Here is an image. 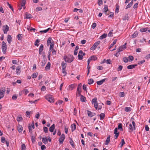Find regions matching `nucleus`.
<instances>
[{"label":"nucleus","mask_w":150,"mask_h":150,"mask_svg":"<svg viewBox=\"0 0 150 150\" xmlns=\"http://www.w3.org/2000/svg\"><path fill=\"white\" fill-rule=\"evenodd\" d=\"M50 29V28H49L46 30H43L40 31V32L42 33H45L47 32Z\"/></svg>","instance_id":"38"},{"label":"nucleus","mask_w":150,"mask_h":150,"mask_svg":"<svg viewBox=\"0 0 150 150\" xmlns=\"http://www.w3.org/2000/svg\"><path fill=\"white\" fill-rule=\"evenodd\" d=\"M100 41H98L95 42L93 45L96 48L97 46L100 43Z\"/></svg>","instance_id":"30"},{"label":"nucleus","mask_w":150,"mask_h":150,"mask_svg":"<svg viewBox=\"0 0 150 150\" xmlns=\"http://www.w3.org/2000/svg\"><path fill=\"white\" fill-rule=\"evenodd\" d=\"M54 43L53 41V42L52 43H51V44L50 45V51H51V50H53V49H54L53 47L54 46Z\"/></svg>","instance_id":"31"},{"label":"nucleus","mask_w":150,"mask_h":150,"mask_svg":"<svg viewBox=\"0 0 150 150\" xmlns=\"http://www.w3.org/2000/svg\"><path fill=\"white\" fill-rule=\"evenodd\" d=\"M81 91L77 90L76 92V96H81V95H81Z\"/></svg>","instance_id":"32"},{"label":"nucleus","mask_w":150,"mask_h":150,"mask_svg":"<svg viewBox=\"0 0 150 150\" xmlns=\"http://www.w3.org/2000/svg\"><path fill=\"white\" fill-rule=\"evenodd\" d=\"M17 98V96L16 95H14L12 96V99L13 100H16Z\"/></svg>","instance_id":"62"},{"label":"nucleus","mask_w":150,"mask_h":150,"mask_svg":"<svg viewBox=\"0 0 150 150\" xmlns=\"http://www.w3.org/2000/svg\"><path fill=\"white\" fill-rule=\"evenodd\" d=\"M97 59V58L96 56L93 55L91 56V57L88 59V61L89 60V62H90V61L92 60L95 61Z\"/></svg>","instance_id":"12"},{"label":"nucleus","mask_w":150,"mask_h":150,"mask_svg":"<svg viewBox=\"0 0 150 150\" xmlns=\"http://www.w3.org/2000/svg\"><path fill=\"white\" fill-rule=\"evenodd\" d=\"M77 113V110L76 108H75L74 109V115H76Z\"/></svg>","instance_id":"60"},{"label":"nucleus","mask_w":150,"mask_h":150,"mask_svg":"<svg viewBox=\"0 0 150 150\" xmlns=\"http://www.w3.org/2000/svg\"><path fill=\"white\" fill-rule=\"evenodd\" d=\"M43 45L42 44L41 45L39 48V51H42L43 49Z\"/></svg>","instance_id":"46"},{"label":"nucleus","mask_w":150,"mask_h":150,"mask_svg":"<svg viewBox=\"0 0 150 150\" xmlns=\"http://www.w3.org/2000/svg\"><path fill=\"white\" fill-rule=\"evenodd\" d=\"M5 91V89L4 88L0 89V100L4 97Z\"/></svg>","instance_id":"7"},{"label":"nucleus","mask_w":150,"mask_h":150,"mask_svg":"<svg viewBox=\"0 0 150 150\" xmlns=\"http://www.w3.org/2000/svg\"><path fill=\"white\" fill-rule=\"evenodd\" d=\"M43 130L44 132L45 133H47L48 132V128L45 127H43Z\"/></svg>","instance_id":"57"},{"label":"nucleus","mask_w":150,"mask_h":150,"mask_svg":"<svg viewBox=\"0 0 150 150\" xmlns=\"http://www.w3.org/2000/svg\"><path fill=\"white\" fill-rule=\"evenodd\" d=\"M81 86L82 84L81 83L79 84L78 85L77 90L81 91Z\"/></svg>","instance_id":"33"},{"label":"nucleus","mask_w":150,"mask_h":150,"mask_svg":"<svg viewBox=\"0 0 150 150\" xmlns=\"http://www.w3.org/2000/svg\"><path fill=\"white\" fill-rule=\"evenodd\" d=\"M100 117V119L101 120H102L103 119H104L105 117V115L104 113H101L100 115H99Z\"/></svg>","instance_id":"27"},{"label":"nucleus","mask_w":150,"mask_h":150,"mask_svg":"<svg viewBox=\"0 0 150 150\" xmlns=\"http://www.w3.org/2000/svg\"><path fill=\"white\" fill-rule=\"evenodd\" d=\"M42 142L44 144H47L48 142V140L46 137L43 138H42Z\"/></svg>","instance_id":"29"},{"label":"nucleus","mask_w":150,"mask_h":150,"mask_svg":"<svg viewBox=\"0 0 150 150\" xmlns=\"http://www.w3.org/2000/svg\"><path fill=\"white\" fill-rule=\"evenodd\" d=\"M116 42H117V40L116 39L115 40H114V41H113L112 43V44H110V45L109 47V49H110V48H111V47H112L114 45H115L116 43Z\"/></svg>","instance_id":"24"},{"label":"nucleus","mask_w":150,"mask_h":150,"mask_svg":"<svg viewBox=\"0 0 150 150\" xmlns=\"http://www.w3.org/2000/svg\"><path fill=\"white\" fill-rule=\"evenodd\" d=\"M45 99L50 103H53L54 99L53 96L50 95H47L45 96Z\"/></svg>","instance_id":"3"},{"label":"nucleus","mask_w":150,"mask_h":150,"mask_svg":"<svg viewBox=\"0 0 150 150\" xmlns=\"http://www.w3.org/2000/svg\"><path fill=\"white\" fill-rule=\"evenodd\" d=\"M123 61L125 63H127L128 61V59L127 57H125L123 58Z\"/></svg>","instance_id":"43"},{"label":"nucleus","mask_w":150,"mask_h":150,"mask_svg":"<svg viewBox=\"0 0 150 150\" xmlns=\"http://www.w3.org/2000/svg\"><path fill=\"white\" fill-rule=\"evenodd\" d=\"M26 147L24 144H23L21 146V150H25Z\"/></svg>","instance_id":"55"},{"label":"nucleus","mask_w":150,"mask_h":150,"mask_svg":"<svg viewBox=\"0 0 150 150\" xmlns=\"http://www.w3.org/2000/svg\"><path fill=\"white\" fill-rule=\"evenodd\" d=\"M3 27L4 28L3 29L4 33V34H6L7 31L9 30V28L8 26L7 25H5L3 26Z\"/></svg>","instance_id":"9"},{"label":"nucleus","mask_w":150,"mask_h":150,"mask_svg":"<svg viewBox=\"0 0 150 150\" xmlns=\"http://www.w3.org/2000/svg\"><path fill=\"white\" fill-rule=\"evenodd\" d=\"M132 125L131 123H130L129 125V126L128 127L129 129V132H132L135 129V122H133Z\"/></svg>","instance_id":"2"},{"label":"nucleus","mask_w":150,"mask_h":150,"mask_svg":"<svg viewBox=\"0 0 150 150\" xmlns=\"http://www.w3.org/2000/svg\"><path fill=\"white\" fill-rule=\"evenodd\" d=\"M6 141L4 137H2L1 138V142L2 143H4L6 142Z\"/></svg>","instance_id":"52"},{"label":"nucleus","mask_w":150,"mask_h":150,"mask_svg":"<svg viewBox=\"0 0 150 150\" xmlns=\"http://www.w3.org/2000/svg\"><path fill=\"white\" fill-rule=\"evenodd\" d=\"M12 38L11 37V36L10 35H8L7 36V40L8 43L10 44L12 41Z\"/></svg>","instance_id":"16"},{"label":"nucleus","mask_w":150,"mask_h":150,"mask_svg":"<svg viewBox=\"0 0 150 150\" xmlns=\"http://www.w3.org/2000/svg\"><path fill=\"white\" fill-rule=\"evenodd\" d=\"M94 81L93 79H89L88 80V84L90 85L92 84L93 83Z\"/></svg>","instance_id":"39"},{"label":"nucleus","mask_w":150,"mask_h":150,"mask_svg":"<svg viewBox=\"0 0 150 150\" xmlns=\"http://www.w3.org/2000/svg\"><path fill=\"white\" fill-rule=\"evenodd\" d=\"M18 132H21L23 130V127L21 126H19L18 127Z\"/></svg>","instance_id":"44"},{"label":"nucleus","mask_w":150,"mask_h":150,"mask_svg":"<svg viewBox=\"0 0 150 150\" xmlns=\"http://www.w3.org/2000/svg\"><path fill=\"white\" fill-rule=\"evenodd\" d=\"M65 139V136L64 134H62L59 140V144H62Z\"/></svg>","instance_id":"6"},{"label":"nucleus","mask_w":150,"mask_h":150,"mask_svg":"<svg viewBox=\"0 0 150 150\" xmlns=\"http://www.w3.org/2000/svg\"><path fill=\"white\" fill-rule=\"evenodd\" d=\"M17 38L18 40H20L22 38V35L19 34L17 35Z\"/></svg>","instance_id":"34"},{"label":"nucleus","mask_w":150,"mask_h":150,"mask_svg":"<svg viewBox=\"0 0 150 150\" xmlns=\"http://www.w3.org/2000/svg\"><path fill=\"white\" fill-rule=\"evenodd\" d=\"M87 112L88 116L91 117H92L96 115L95 113H93L88 110H87Z\"/></svg>","instance_id":"11"},{"label":"nucleus","mask_w":150,"mask_h":150,"mask_svg":"<svg viewBox=\"0 0 150 150\" xmlns=\"http://www.w3.org/2000/svg\"><path fill=\"white\" fill-rule=\"evenodd\" d=\"M96 26V23H94L92 24L91 25V28L94 29Z\"/></svg>","instance_id":"53"},{"label":"nucleus","mask_w":150,"mask_h":150,"mask_svg":"<svg viewBox=\"0 0 150 150\" xmlns=\"http://www.w3.org/2000/svg\"><path fill=\"white\" fill-rule=\"evenodd\" d=\"M110 141V137L109 136L107 138V139L105 141V145H107L109 143Z\"/></svg>","instance_id":"25"},{"label":"nucleus","mask_w":150,"mask_h":150,"mask_svg":"<svg viewBox=\"0 0 150 150\" xmlns=\"http://www.w3.org/2000/svg\"><path fill=\"white\" fill-rule=\"evenodd\" d=\"M112 31L113 30H111L109 33L108 34V36L109 37H112L113 36L112 35Z\"/></svg>","instance_id":"49"},{"label":"nucleus","mask_w":150,"mask_h":150,"mask_svg":"<svg viewBox=\"0 0 150 150\" xmlns=\"http://www.w3.org/2000/svg\"><path fill=\"white\" fill-rule=\"evenodd\" d=\"M71 131L73 132L76 129V126L75 124H73L71 125Z\"/></svg>","instance_id":"23"},{"label":"nucleus","mask_w":150,"mask_h":150,"mask_svg":"<svg viewBox=\"0 0 150 150\" xmlns=\"http://www.w3.org/2000/svg\"><path fill=\"white\" fill-rule=\"evenodd\" d=\"M50 67V62H49L47 65L45 67V69H49Z\"/></svg>","instance_id":"41"},{"label":"nucleus","mask_w":150,"mask_h":150,"mask_svg":"<svg viewBox=\"0 0 150 150\" xmlns=\"http://www.w3.org/2000/svg\"><path fill=\"white\" fill-rule=\"evenodd\" d=\"M103 11L106 13L107 11H108V8L107 6H105L103 9Z\"/></svg>","instance_id":"48"},{"label":"nucleus","mask_w":150,"mask_h":150,"mask_svg":"<svg viewBox=\"0 0 150 150\" xmlns=\"http://www.w3.org/2000/svg\"><path fill=\"white\" fill-rule=\"evenodd\" d=\"M26 18L27 19L30 18L31 17V15L30 14L26 13Z\"/></svg>","instance_id":"42"},{"label":"nucleus","mask_w":150,"mask_h":150,"mask_svg":"<svg viewBox=\"0 0 150 150\" xmlns=\"http://www.w3.org/2000/svg\"><path fill=\"white\" fill-rule=\"evenodd\" d=\"M69 143L72 146L73 148H74L75 147V145L74 144V142H73V141L72 140V139L71 138H69Z\"/></svg>","instance_id":"20"},{"label":"nucleus","mask_w":150,"mask_h":150,"mask_svg":"<svg viewBox=\"0 0 150 150\" xmlns=\"http://www.w3.org/2000/svg\"><path fill=\"white\" fill-rule=\"evenodd\" d=\"M21 67L20 66H18L16 68V73L18 75L20 74L21 72Z\"/></svg>","instance_id":"13"},{"label":"nucleus","mask_w":150,"mask_h":150,"mask_svg":"<svg viewBox=\"0 0 150 150\" xmlns=\"http://www.w3.org/2000/svg\"><path fill=\"white\" fill-rule=\"evenodd\" d=\"M80 100L82 102H85L86 100V98L82 95H81Z\"/></svg>","instance_id":"26"},{"label":"nucleus","mask_w":150,"mask_h":150,"mask_svg":"<svg viewBox=\"0 0 150 150\" xmlns=\"http://www.w3.org/2000/svg\"><path fill=\"white\" fill-rule=\"evenodd\" d=\"M122 66L120 65L118 68L117 71H120L122 70Z\"/></svg>","instance_id":"64"},{"label":"nucleus","mask_w":150,"mask_h":150,"mask_svg":"<svg viewBox=\"0 0 150 150\" xmlns=\"http://www.w3.org/2000/svg\"><path fill=\"white\" fill-rule=\"evenodd\" d=\"M138 3L135 4L133 6V8L134 9H136L138 7Z\"/></svg>","instance_id":"63"},{"label":"nucleus","mask_w":150,"mask_h":150,"mask_svg":"<svg viewBox=\"0 0 150 150\" xmlns=\"http://www.w3.org/2000/svg\"><path fill=\"white\" fill-rule=\"evenodd\" d=\"M55 129V125L53 124L49 128V130L51 132H53L54 131V130Z\"/></svg>","instance_id":"22"},{"label":"nucleus","mask_w":150,"mask_h":150,"mask_svg":"<svg viewBox=\"0 0 150 150\" xmlns=\"http://www.w3.org/2000/svg\"><path fill=\"white\" fill-rule=\"evenodd\" d=\"M118 129H119L120 131H122L123 130L122 127V125L121 123H119L118 125Z\"/></svg>","instance_id":"36"},{"label":"nucleus","mask_w":150,"mask_h":150,"mask_svg":"<svg viewBox=\"0 0 150 150\" xmlns=\"http://www.w3.org/2000/svg\"><path fill=\"white\" fill-rule=\"evenodd\" d=\"M76 86V85L75 84L70 85L69 86V89L72 91Z\"/></svg>","instance_id":"15"},{"label":"nucleus","mask_w":150,"mask_h":150,"mask_svg":"<svg viewBox=\"0 0 150 150\" xmlns=\"http://www.w3.org/2000/svg\"><path fill=\"white\" fill-rule=\"evenodd\" d=\"M106 79H104L101 80L97 81V84L99 85H101L104 81H105Z\"/></svg>","instance_id":"21"},{"label":"nucleus","mask_w":150,"mask_h":150,"mask_svg":"<svg viewBox=\"0 0 150 150\" xmlns=\"http://www.w3.org/2000/svg\"><path fill=\"white\" fill-rule=\"evenodd\" d=\"M34 123L31 125V126H28L29 130L30 133H31L32 129H34Z\"/></svg>","instance_id":"14"},{"label":"nucleus","mask_w":150,"mask_h":150,"mask_svg":"<svg viewBox=\"0 0 150 150\" xmlns=\"http://www.w3.org/2000/svg\"><path fill=\"white\" fill-rule=\"evenodd\" d=\"M147 30V28H141L140 30V31L141 32H146Z\"/></svg>","instance_id":"47"},{"label":"nucleus","mask_w":150,"mask_h":150,"mask_svg":"<svg viewBox=\"0 0 150 150\" xmlns=\"http://www.w3.org/2000/svg\"><path fill=\"white\" fill-rule=\"evenodd\" d=\"M121 146L122 147L124 144L125 143V141L124 139H122L121 140Z\"/></svg>","instance_id":"59"},{"label":"nucleus","mask_w":150,"mask_h":150,"mask_svg":"<svg viewBox=\"0 0 150 150\" xmlns=\"http://www.w3.org/2000/svg\"><path fill=\"white\" fill-rule=\"evenodd\" d=\"M85 55V53L83 52L82 50H80L78 55V59L80 60L82 59L83 58V56Z\"/></svg>","instance_id":"5"},{"label":"nucleus","mask_w":150,"mask_h":150,"mask_svg":"<svg viewBox=\"0 0 150 150\" xmlns=\"http://www.w3.org/2000/svg\"><path fill=\"white\" fill-rule=\"evenodd\" d=\"M52 39L51 38H48L47 40V45L48 46H49L51 43L52 42Z\"/></svg>","instance_id":"17"},{"label":"nucleus","mask_w":150,"mask_h":150,"mask_svg":"<svg viewBox=\"0 0 150 150\" xmlns=\"http://www.w3.org/2000/svg\"><path fill=\"white\" fill-rule=\"evenodd\" d=\"M125 110L127 112L130 111L131 110V108L130 107H126L125 108Z\"/></svg>","instance_id":"40"},{"label":"nucleus","mask_w":150,"mask_h":150,"mask_svg":"<svg viewBox=\"0 0 150 150\" xmlns=\"http://www.w3.org/2000/svg\"><path fill=\"white\" fill-rule=\"evenodd\" d=\"M23 118L21 116H18L17 118V121L18 122L22 121Z\"/></svg>","instance_id":"45"},{"label":"nucleus","mask_w":150,"mask_h":150,"mask_svg":"<svg viewBox=\"0 0 150 150\" xmlns=\"http://www.w3.org/2000/svg\"><path fill=\"white\" fill-rule=\"evenodd\" d=\"M106 36L107 34H104L100 37V38L101 39H103L106 38Z\"/></svg>","instance_id":"37"},{"label":"nucleus","mask_w":150,"mask_h":150,"mask_svg":"<svg viewBox=\"0 0 150 150\" xmlns=\"http://www.w3.org/2000/svg\"><path fill=\"white\" fill-rule=\"evenodd\" d=\"M114 134H115V138L116 139L119 135V132H117V128H116L115 129L114 131Z\"/></svg>","instance_id":"10"},{"label":"nucleus","mask_w":150,"mask_h":150,"mask_svg":"<svg viewBox=\"0 0 150 150\" xmlns=\"http://www.w3.org/2000/svg\"><path fill=\"white\" fill-rule=\"evenodd\" d=\"M26 3V0H23L21 2V4L20 5H21V7H23V9H25V7H24Z\"/></svg>","instance_id":"18"},{"label":"nucleus","mask_w":150,"mask_h":150,"mask_svg":"<svg viewBox=\"0 0 150 150\" xmlns=\"http://www.w3.org/2000/svg\"><path fill=\"white\" fill-rule=\"evenodd\" d=\"M120 97H123L125 96V93L124 92H121L120 93Z\"/></svg>","instance_id":"58"},{"label":"nucleus","mask_w":150,"mask_h":150,"mask_svg":"<svg viewBox=\"0 0 150 150\" xmlns=\"http://www.w3.org/2000/svg\"><path fill=\"white\" fill-rule=\"evenodd\" d=\"M137 65L136 64H132L131 65H128L127 67V68L128 69H132L135 68Z\"/></svg>","instance_id":"19"},{"label":"nucleus","mask_w":150,"mask_h":150,"mask_svg":"<svg viewBox=\"0 0 150 150\" xmlns=\"http://www.w3.org/2000/svg\"><path fill=\"white\" fill-rule=\"evenodd\" d=\"M42 9L41 7H37L36 9V11H40L42 10Z\"/></svg>","instance_id":"56"},{"label":"nucleus","mask_w":150,"mask_h":150,"mask_svg":"<svg viewBox=\"0 0 150 150\" xmlns=\"http://www.w3.org/2000/svg\"><path fill=\"white\" fill-rule=\"evenodd\" d=\"M1 48L3 53L5 54L7 50V45L6 43L4 41L2 42Z\"/></svg>","instance_id":"4"},{"label":"nucleus","mask_w":150,"mask_h":150,"mask_svg":"<svg viewBox=\"0 0 150 150\" xmlns=\"http://www.w3.org/2000/svg\"><path fill=\"white\" fill-rule=\"evenodd\" d=\"M126 43H125L123 45H122L120 46L118 49V52H120L123 51L126 48Z\"/></svg>","instance_id":"8"},{"label":"nucleus","mask_w":150,"mask_h":150,"mask_svg":"<svg viewBox=\"0 0 150 150\" xmlns=\"http://www.w3.org/2000/svg\"><path fill=\"white\" fill-rule=\"evenodd\" d=\"M40 42V40H39V39H37L36 40L35 42L34 45H35L38 46H39V44H38L39 43V42Z\"/></svg>","instance_id":"35"},{"label":"nucleus","mask_w":150,"mask_h":150,"mask_svg":"<svg viewBox=\"0 0 150 150\" xmlns=\"http://www.w3.org/2000/svg\"><path fill=\"white\" fill-rule=\"evenodd\" d=\"M137 35L138 34L137 33H135L132 35V36L133 38H135L137 36Z\"/></svg>","instance_id":"61"},{"label":"nucleus","mask_w":150,"mask_h":150,"mask_svg":"<svg viewBox=\"0 0 150 150\" xmlns=\"http://www.w3.org/2000/svg\"><path fill=\"white\" fill-rule=\"evenodd\" d=\"M38 75V74L37 73H33L32 76V77L33 78H35L37 77Z\"/></svg>","instance_id":"50"},{"label":"nucleus","mask_w":150,"mask_h":150,"mask_svg":"<svg viewBox=\"0 0 150 150\" xmlns=\"http://www.w3.org/2000/svg\"><path fill=\"white\" fill-rule=\"evenodd\" d=\"M63 57L65 62L69 63H71L72 62L74 59L73 56L72 55L67 56L65 55Z\"/></svg>","instance_id":"1"},{"label":"nucleus","mask_w":150,"mask_h":150,"mask_svg":"<svg viewBox=\"0 0 150 150\" xmlns=\"http://www.w3.org/2000/svg\"><path fill=\"white\" fill-rule=\"evenodd\" d=\"M61 66L62 68V69H66L67 66V64L64 62H62L61 63Z\"/></svg>","instance_id":"28"},{"label":"nucleus","mask_w":150,"mask_h":150,"mask_svg":"<svg viewBox=\"0 0 150 150\" xmlns=\"http://www.w3.org/2000/svg\"><path fill=\"white\" fill-rule=\"evenodd\" d=\"M97 99L96 98H95L93 99L92 100V104H93L94 103H97Z\"/></svg>","instance_id":"51"},{"label":"nucleus","mask_w":150,"mask_h":150,"mask_svg":"<svg viewBox=\"0 0 150 150\" xmlns=\"http://www.w3.org/2000/svg\"><path fill=\"white\" fill-rule=\"evenodd\" d=\"M22 92H23L24 94L25 95H26L27 93H28V91L27 89H24L23 90Z\"/></svg>","instance_id":"54"}]
</instances>
